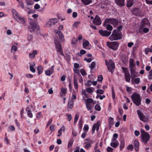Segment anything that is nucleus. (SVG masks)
Masks as SVG:
<instances>
[{"label":"nucleus","mask_w":152,"mask_h":152,"mask_svg":"<svg viewBox=\"0 0 152 152\" xmlns=\"http://www.w3.org/2000/svg\"><path fill=\"white\" fill-rule=\"evenodd\" d=\"M79 77L82 79V78L81 76L80 75H75L74 77V86L76 90L75 91L74 90L72 93V95L71 99L72 100H75L77 98V95L78 93V85L77 83V78Z\"/></svg>","instance_id":"nucleus-1"},{"label":"nucleus","mask_w":152,"mask_h":152,"mask_svg":"<svg viewBox=\"0 0 152 152\" xmlns=\"http://www.w3.org/2000/svg\"><path fill=\"white\" fill-rule=\"evenodd\" d=\"M131 97L133 102L135 105L139 106L141 104L142 98L139 94L134 93L132 95Z\"/></svg>","instance_id":"nucleus-2"},{"label":"nucleus","mask_w":152,"mask_h":152,"mask_svg":"<svg viewBox=\"0 0 152 152\" xmlns=\"http://www.w3.org/2000/svg\"><path fill=\"white\" fill-rule=\"evenodd\" d=\"M121 33L115 29L113 31L112 34L109 37V39L111 41L118 40L121 39Z\"/></svg>","instance_id":"nucleus-3"},{"label":"nucleus","mask_w":152,"mask_h":152,"mask_svg":"<svg viewBox=\"0 0 152 152\" xmlns=\"http://www.w3.org/2000/svg\"><path fill=\"white\" fill-rule=\"evenodd\" d=\"M141 139L142 142L145 143H147L150 139L149 134L143 130L141 131Z\"/></svg>","instance_id":"nucleus-4"},{"label":"nucleus","mask_w":152,"mask_h":152,"mask_svg":"<svg viewBox=\"0 0 152 152\" xmlns=\"http://www.w3.org/2000/svg\"><path fill=\"white\" fill-rule=\"evenodd\" d=\"M57 52L61 55H63V50L60 42L57 40L55 39L54 42Z\"/></svg>","instance_id":"nucleus-5"},{"label":"nucleus","mask_w":152,"mask_h":152,"mask_svg":"<svg viewBox=\"0 0 152 152\" xmlns=\"http://www.w3.org/2000/svg\"><path fill=\"white\" fill-rule=\"evenodd\" d=\"M105 62L106 65L107 66V69L109 70L112 72H113L115 68V64L113 61L112 60H110L109 61V62L107 63L108 61L106 60Z\"/></svg>","instance_id":"nucleus-6"},{"label":"nucleus","mask_w":152,"mask_h":152,"mask_svg":"<svg viewBox=\"0 0 152 152\" xmlns=\"http://www.w3.org/2000/svg\"><path fill=\"white\" fill-rule=\"evenodd\" d=\"M137 112L140 120L143 122H147L148 119V115H145L140 110H137Z\"/></svg>","instance_id":"nucleus-7"},{"label":"nucleus","mask_w":152,"mask_h":152,"mask_svg":"<svg viewBox=\"0 0 152 152\" xmlns=\"http://www.w3.org/2000/svg\"><path fill=\"white\" fill-rule=\"evenodd\" d=\"M107 45L110 48L114 50H116L119 46V44L117 42H107Z\"/></svg>","instance_id":"nucleus-8"},{"label":"nucleus","mask_w":152,"mask_h":152,"mask_svg":"<svg viewBox=\"0 0 152 152\" xmlns=\"http://www.w3.org/2000/svg\"><path fill=\"white\" fill-rule=\"evenodd\" d=\"M58 19L56 18H51L48 21L46 24V26L48 27H51L57 23Z\"/></svg>","instance_id":"nucleus-9"},{"label":"nucleus","mask_w":152,"mask_h":152,"mask_svg":"<svg viewBox=\"0 0 152 152\" xmlns=\"http://www.w3.org/2000/svg\"><path fill=\"white\" fill-rule=\"evenodd\" d=\"M39 28V26L33 22L31 23L29 27V29L31 32L36 31Z\"/></svg>","instance_id":"nucleus-10"},{"label":"nucleus","mask_w":152,"mask_h":152,"mask_svg":"<svg viewBox=\"0 0 152 152\" xmlns=\"http://www.w3.org/2000/svg\"><path fill=\"white\" fill-rule=\"evenodd\" d=\"M106 22H109L110 24H111L114 26H116L118 23V20L114 19H106Z\"/></svg>","instance_id":"nucleus-11"},{"label":"nucleus","mask_w":152,"mask_h":152,"mask_svg":"<svg viewBox=\"0 0 152 152\" xmlns=\"http://www.w3.org/2000/svg\"><path fill=\"white\" fill-rule=\"evenodd\" d=\"M100 124V121H98L94 125L92 129L93 133L94 132L96 129L97 131H98Z\"/></svg>","instance_id":"nucleus-12"},{"label":"nucleus","mask_w":152,"mask_h":152,"mask_svg":"<svg viewBox=\"0 0 152 152\" xmlns=\"http://www.w3.org/2000/svg\"><path fill=\"white\" fill-rule=\"evenodd\" d=\"M99 32L102 36H108L111 34V31H108L106 30H100L99 31Z\"/></svg>","instance_id":"nucleus-13"},{"label":"nucleus","mask_w":152,"mask_h":152,"mask_svg":"<svg viewBox=\"0 0 152 152\" xmlns=\"http://www.w3.org/2000/svg\"><path fill=\"white\" fill-rule=\"evenodd\" d=\"M54 65L52 66L51 67L49 68L48 69L45 71V74L47 76H50L54 72Z\"/></svg>","instance_id":"nucleus-14"},{"label":"nucleus","mask_w":152,"mask_h":152,"mask_svg":"<svg viewBox=\"0 0 152 152\" xmlns=\"http://www.w3.org/2000/svg\"><path fill=\"white\" fill-rule=\"evenodd\" d=\"M110 24L109 22H106L105 20L104 24V26L108 30L111 31L113 30V28L112 26L110 25Z\"/></svg>","instance_id":"nucleus-15"},{"label":"nucleus","mask_w":152,"mask_h":152,"mask_svg":"<svg viewBox=\"0 0 152 152\" xmlns=\"http://www.w3.org/2000/svg\"><path fill=\"white\" fill-rule=\"evenodd\" d=\"M93 22L97 25H99L101 23L102 21L99 17L98 15H96L93 20Z\"/></svg>","instance_id":"nucleus-16"},{"label":"nucleus","mask_w":152,"mask_h":152,"mask_svg":"<svg viewBox=\"0 0 152 152\" xmlns=\"http://www.w3.org/2000/svg\"><path fill=\"white\" fill-rule=\"evenodd\" d=\"M130 69L131 71V78L132 79L138 76V74L137 72H136L134 68L131 69Z\"/></svg>","instance_id":"nucleus-17"},{"label":"nucleus","mask_w":152,"mask_h":152,"mask_svg":"<svg viewBox=\"0 0 152 152\" xmlns=\"http://www.w3.org/2000/svg\"><path fill=\"white\" fill-rule=\"evenodd\" d=\"M118 145V142L117 140L115 139H112V142L110 143L111 146L114 148H116Z\"/></svg>","instance_id":"nucleus-18"},{"label":"nucleus","mask_w":152,"mask_h":152,"mask_svg":"<svg viewBox=\"0 0 152 152\" xmlns=\"http://www.w3.org/2000/svg\"><path fill=\"white\" fill-rule=\"evenodd\" d=\"M18 45L17 43H15L12 46L11 52L12 53H15V52L18 50Z\"/></svg>","instance_id":"nucleus-19"},{"label":"nucleus","mask_w":152,"mask_h":152,"mask_svg":"<svg viewBox=\"0 0 152 152\" xmlns=\"http://www.w3.org/2000/svg\"><path fill=\"white\" fill-rule=\"evenodd\" d=\"M12 12L14 18L17 20L20 17L18 14L14 9H12Z\"/></svg>","instance_id":"nucleus-20"},{"label":"nucleus","mask_w":152,"mask_h":152,"mask_svg":"<svg viewBox=\"0 0 152 152\" xmlns=\"http://www.w3.org/2000/svg\"><path fill=\"white\" fill-rule=\"evenodd\" d=\"M37 51L36 50H34L32 52L30 53L29 55V57L31 58L35 57V56L37 54Z\"/></svg>","instance_id":"nucleus-21"},{"label":"nucleus","mask_w":152,"mask_h":152,"mask_svg":"<svg viewBox=\"0 0 152 152\" xmlns=\"http://www.w3.org/2000/svg\"><path fill=\"white\" fill-rule=\"evenodd\" d=\"M116 3L118 5L123 6L124 5L125 0H115Z\"/></svg>","instance_id":"nucleus-22"},{"label":"nucleus","mask_w":152,"mask_h":152,"mask_svg":"<svg viewBox=\"0 0 152 152\" xmlns=\"http://www.w3.org/2000/svg\"><path fill=\"white\" fill-rule=\"evenodd\" d=\"M18 22L23 25H25L26 21L24 18L20 17L17 20Z\"/></svg>","instance_id":"nucleus-23"},{"label":"nucleus","mask_w":152,"mask_h":152,"mask_svg":"<svg viewBox=\"0 0 152 152\" xmlns=\"http://www.w3.org/2000/svg\"><path fill=\"white\" fill-rule=\"evenodd\" d=\"M133 144L135 150L137 151H138L139 149V142L138 141L135 140L134 141Z\"/></svg>","instance_id":"nucleus-24"},{"label":"nucleus","mask_w":152,"mask_h":152,"mask_svg":"<svg viewBox=\"0 0 152 152\" xmlns=\"http://www.w3.org/2000/svg\"><path fill=\"white\" fill-rule=\"evenodd\" d=\"M89 44V42L87 40H86L83 42V48H84L89 49L90 48H88V45Z\"/></svg>","instance_id":"nucleus-25"},{"label":"nucleus","mask_w":152,"mask_h":152,"mask_svg":"<svg viewBox=\"0 0 152 152\" xmlns=\"http://www.w3.org/2000/svg\"><path fill=\"white\" fill-rule=\"evenodd\" d=\"M129 68L130 69H134L135 66V64L134 63V59L130 58L129 61Z\"/></svg>","instance_id":"nucleus-26"},{"label":"nucleus","mask_w":152,"mask_h":152,"mask_svg":"<svg viewBox=\"0 0 152 152\" xmlns=\"http://www.w3.org/2000/svg\"><path fill=\"white\" fill-rule=\"evenodd\" d=\"M114 119L113 118L110 117L108 119L109 126L111 127L113 124Z\"/></svg>","instance_id":"nucleus-27"},{"label":"nucleus","mask_w":152,"mask_h":152,"mask_svg":"<svg viewBox=\"0 0 152 152\" xmlns=\"http://www.w3.org/2000/svg\"><path fill=\"white\" fill-rule=\"evenodd\" d=\"M82 94L83 95V99L86 100V99H85V98H88V95L86 93V91L85 90H83L82 91Z\"/></svg>","instance_id":"nucleus-28"},{"label":"nucleus","mask_w":152,"mask_h":152,"mask_svg":"<svg viewBox=\"0 0 152 152\" xmlns=\"http://www.w3.org/2000/svg\"><path fill=\"white\" fill-rule=\"evenodd\" d=\"M61 91L62 93L61 95L65 96L67 92V89L62 87L61 88Z\"/></svg>","instance_id":"nucleus-29"},{"label":"nucleus","mask_w":152,"mask_h":152,"mask_svg":"<svg viewBox=\"0 0 152 152\" xmlns=\"http://www.w3.org/2000/svg\"><path fill=\"white\" fill-rule=\"evenodd\" d=\"M65 128L64 126H63L58 131V133L59 134L58 135V137H59L61 135L62 131H65Z\"/></svg>","instance_id":"nucleus-30"},{"label":"nucleus","mask_w":152,"mask_h":152,"mask_svg":"<svg viewBox=\"0 0 152 152\" xmlns=\"http://www.w3.org/2000/svg\"><path fill=\"white\" fill-rule=\"evenodd\" d=\"M142 25L143 26L148 25L149 24L148 20L146 18H145L142 20Z\"/></svg>","instance_id":"nucleus-31"},{"label":"nucleus","mask_w":152,"mask_h":152,"mask_svg":"<svg viewBox=\"0 0 152 152\" xmlns=\"http://www.w3.org/2000/svg\"><path fill=\"white\" fill-rule=\"evenodd\" d=\"M133 0H129L127 1V6L128 7H130L132 6L133 4Z\"/></svg>","instance_id":"nucleus-32"},{"label":"nucleus","mask_w":152,"mask_h":152,"mask_svg":"<svg viewBox=\"0 0 152 152\" xmlns=\"http://www.w3.org/2000/svg\"><path fill=\"white\" fill-rule=\"evenodd\" d=\"M82 2L85 4L87 5L92 2L91 0H81Z\"/></svg>","instance_id":"nucleus-33"},{"label":"nucleus","mask_w":152,"mask_h":152,"mask_svg":"<svg viewBox=\"0 0 152 152\" xmlns=\"http://www.w3.org/2000/svg\"><path fill=\"white\" fill-rule=\"evenodd\" d=\"M126 81L129 82L130 80V76L129 74L125 75Z\"/></svg>","instance_id":"nucleus-34"},{"label":"nucleus","mask_w":152,"mask_h":152,"mask_svg":"<svg viewBox=\"0 0 152 152\" xmlns=\"http://www.w3.org/2000/svg\"><path fill=\"white\" fill-rule=\"evenodd\" d=\"M86 103H88V104H90L91 103H93L94 104L96 103V101H94L92 99L88 98L86 100Z\"/></svg>","instance_id":"nucleus-35"},{"label":"nucleus","mask_w":152,"mask_h":152,"mask_svg":"<svg viewBox=\"0 0 152 152\" xmlns=\"http://www.w3.org/2000/svg\"><path fill=\"white\" fill-rule=\"evenodd\" d=\"M35 64L34 63H33V64H32V65L30 66V70L32 72L34 73L35 72V69L34 68V66H35Z\"/></svg>","instance_id":"nucleus-36"},{"label":"nucleus","mask_w":152,"mask_h":152,"mask_svg":"<svg viewBox=\"0 0 152 152\" xmlns=\"http://www.w3.org/2000/svg\"><path fill=\"white\" fill-rule=\"evenodd\" d=\"M125 146V141L122 140L120 141V148L121 149H123Z\"/></svg>","instance_id":"nucleus-37"},{"label":"nucleus","mask_w":152,"mask_h":152,"mask_svg":"<svg viewBox=\"0 0 152 152\" xmlns=\"http://www.w3.org/2000/svg\"><path fill=\"white\" fill-rule=\"evenodd\" d=\"M145 53L146 54H148V52L151 53L152 52V46H151V48H147L145 49Z\"/></svg>","instance_id":"nucleus-38"},{"label":"nucleus","mask_w":152,"mask_h":152,"mask_svg":"<svg viewBox=\"0 0 152 152\" xmlns=\"http://www.w3.org/2000/svg\"><path fill=\"white\" fill-rule=\"evenodd\" d=\"M37 69L38 71V74H40L42 72V71L43 70V68L42 66H40L37 68Z\"/></svg>","instance_id":"nucleus-39"},{"label":"nucleus","mask_w":152,"mask_h":152,"mask_svg":"<svg viewBox=\"0 0 152 152\" xmlns=\"http://www.w3.org/2000/svg\"><path fill=\"white\" fill-rule=\"evenodd\" d=\"M79 114L78 113L76 114L75 115V117L74 118V124H75V123H76L79 117Z\"/></svg>","instance_id":"nucleus-40"},{"label":"nucleus","mask_w":152,"mask_h":152,"mask_svg":"<svg viewBox=\"0 0 152 152\" xmlns=\"http://www.w3.org/2000/svg\"><path fill=\"white\" fill-rule=\"evenodd\" d=\"M122 69L124 72L125 74V75L129 74L128 69L127 68L124 67H122Z\"/></svg>","instance_id":"nucleus-41"},{"label":"nucleus","mask_w":152,"mask_h":152,"mask_svg":"<svg viewBox=\"0 0 152 152\" xmlns=\"http://www.w3.org/2000/svg\"><path fill=\"white\" fill-rule=\"evenodd\" d=\"M73 106V102L72 101H69L68 103V107L70 109H72Z\"/></svg>","instance_id":"nucleus-42"},{"label":"nucleus","mask_w":152,"mask_h":152,"mask_svg":"<svg viewBox=\"0 0 152 152\" xmlns=\"http://www.w3.org/2000/svg\"><path fill=\"white\" fill-rule=\"evenodd\" d=\"M18 7H20L23 9H24V6L23 2L22 1H19L18 3Z\"/></svg>","instance_id":"nucleus-43"},{"label":"nucleus","mask_w":152,"mask_h":152,"mask_svg":"<svg viewBox=\"0 0 152 152\" xmlns=\"http://www.w3.org/2000/svg\"><path fill=\"white\" fill-rule=\"evenodd\" d=\"M26 3L28 5H31L34 4L33 1L32 0H26Z\"/></svg>","instance_id":"nucleus-44"},{"label":"nucleus","mask_w":152,"mask_h":152,"mask_svg":"<svg viewBox=\"0 0 152 152\" xmlns=\"http://www.w3.org/2000/svg\"><path fill=\"white\" fill-rule=\"evenodd\" d=\"M86 107L88 110H91L92 106L91 104H90L86 103Z\"/></svg>","instance_id":"nucleus-45"},{"label":"nucleus","mask_w":152,"mask_h":152,"mask_svg":"<svg viewBox=\"0 0 152 152\" xmlns=\"http://www.w3.org/2000/svg\"><path fill=\"white\" fill-rule=\"evenodd\" d=\"M32 108H33L32 105H29L26 108V110L27 112H30V111H31V110Z\"/></svg>","instance_id":"nucleus-46"},{"label":"nucleus","mask_w":152,"mask_h":152,"mask_svg":"<svg viewBox=\"0 0 152 152\" xmlns=\"http://www.w3.org/2000/svg\"><path fill=\"white\" fill-rule=\"evenodd\" d=\"M58 35L61 40L62 41H64V39L62 32H61L60 33H59V34Z\"/></svg>","instance_id":"nucleus-47"},{"label":"nucleus","mask_w":152,"mask_h":152,"mask_svg":"<svg viewBox=\"0 0 152 152\" xmlns=\"http://www.w3.org/2000/svg\"><path fill=\"white\" fill-rule=\"evenodd\" d=\"M95 109L97 111H99L101 110V107L99 105L96 104L95 106Z\"/></svg>","instance_id":"nucleus-48"},{"label":"nucleus","mask_w":152,"mask_h":152,"mask_svg":"<svg viewBox=\"0 0 152 152\" xmlns=\"http://www.w3.org/2000/svg\"><path fill=\"white\" fill-rule=\"evenodd\" d=\"M80 22H75V23L73 24L72 25L73 27L74 28H76L80 24Z\"/></svg>","instance_id":"nucleus-49"},{"label":"nucleus","mask_w":152,"mask_h":152,"mask_svg":"<svg viewBox=\"0 0 152 152\" xmlns=\"http://www.w3.org/2000/svg\"><path fill=\"white\" fill-rule=\"evenodd\" d=\"M94 88H87L86 89V90L89 93H92L93 91L94 90Z\"/></svg>","instance_id":"nucleus-50"},{"label":"nucleus","mask_w":152,"mask_h":152,"mask_svg":"<svg viewBox=\"0 0 152 152\" xmlns=\"http://www.w3.org/2000/svg\"><path fill=\"white\" fill-rule=\"evenodd\" d=\"M105 96L104 95H97L96 97L97 98H99L100 100H102L104 98H105Z\"/></svg>","instance_id":"nucleus-51"},{"label":"nucleus","mask_w":152,"mask_h":152,"mask_svg":"<svg viewBox=\"0 0 152 152\" xmlns=\"http://www.w3.org/2000/svg\"><path fill=\"white\" fill-rule=\"evenodd\" d=\"M127 149L128 150L132 151L133 149V146L132 145H129L127 147Z\"/></svg>","instance_id":"nucleus-52"},{"label":"nucleus","mask_w":152,"mask_h":152,"mask_svg":"<svg viewBox=\"0 0 152 152\" xmlns=\"http://www.w3.org/2000/svg\"><path fill=\"white\" fill-rule=\"evenodd\" d=\"M95 62H93L91 64V66H89V67L91 69H93L95 67Z\"/></svg>","instance_id":"nucleus-53"},{"label":"nucleus","mask_w":152,"mask_h":152,"mask_svg":"<svg viewBox=\"0 0 152 152\" xmlns=\"http://www.w3.org/2000/svg\"><path fill=\"white\" fill-rule=\"evenodd\" d=\"M80 72L83 75H86L87 73L83 69H81L80 70Z\"/></svg>","instance_id":"nucleus-54"},{"label":"nucleus","mask_w":152,"mask_h":152,"mask_svg":"<svg viewBox=\"0 0 152 152\" xmlns=\"http://www.w3.org/2000/svg\"><path fill=\"white\" fill-rule=\"evenodd\" d=\"M85 143H88L89 144L91 145V144L93 143V141L92 140L89 139H86L85 140Z\"/></svg>","instance_id":"nucleus-55"},{"label":"nucleus","mask_w":152,"mask_h":152,"mask_svg":"<svg viewBox=\"0 0 152 152\" xmlns=\"http://www.w3.org/2000/svg\"><path fill=\"white\" fill-rule=\"evenodd\" d=\"M66 116L67 117V120L68 121H70L72 118V116L71 114H66Z\"/></svg>","instance_id":"nucleus-56"},{"label":"nucleus","mask_w":152,"mask_h":152,"mask_svg":"<svg viewBox=\"0 0 152 152\" xmlns=\"http://www.w3.org/2000/svg\"><path fill=\"white\" fill-rule=\"evenodd\" d=\"M104 91L101 89H98L96 91V93L100 94H102L104 93Z\"/></svg>","instance_id":"nucleus-57"},{"label":"nucleus","mask_w":152,"mask_h":152,"mask_svg":"<svg viewBox=\"0 0 152 152\" xmlns=\"http://www.w3.org/2000/svg\"><path fill=\"white\" fill-rule=\"evenodd\" d=\"M149 79H152V69L149 72V75L148 76Z\"/></svg>","instance_id":"nucleus-58"},{"label":"nucleus","mask_w":152,"mask_h":152,"mask_svg":"<svg viewBox=\"0 0 152 152\" xmlns=\"http://www.w3.org/2000/svg\"><path fill=\"white\" fill-rule=\"evenodd\" d=\"M112 97L113 99H115V93L113 89H112Z\"/></svg>","instance_id":"nucleus-59"},{"label":"nucleus","mask_w":152,"mask_h":152,"mask_svg":"<svg viewBox=\"0 0 152 152\" xmlns=\"http://www.w3.org/2000/svg\"><path fill=\"white\" fill-rule=\"evenodd\" d=\"M77 40V39L74 38L72 41V44H76Z\"/></svg>","instance_id":"nucleus-60"},{"label":"nucleus","mask_w":152,"mask_h":152,"mask_svg":"<svg viewBox=\"0 0 152 152\" xmlns=\"http://www.w3.org/2000/svg\"><path fill=\"white\" fill-rule=\"evenodd\" d=\"M118 135L117 133H115L113 135V138L112 139H115L117 140V139L118 138Z\"/></svg>","instance_id":"nucleus-61"},{"label":"nucleus","mask_w":152,"mask_h":152,"mask_svg":"<svg viewBox=\"0 0 152 152\" xmlns=\"http://www.w3.org/2000/svg\"><path fill=\"white\" fill-rule=\"evenodd\" d=\"M134 82L136 84H139L140 82V78H137L135 79Z\"/></svg>","instance_id":"nucleus-62"},{"label":"nucleus","mask_w":152,"mask_h":152,"mask_svg":"<svg viewBox=\"0 0 152 152\" xmlns=\"http://www.w3.org/2000/svg\"><path fill=\"white\" fill-rule=\"evenodd\" d=\"M85 144L86 145L84 146V148L86 149H88L89 147H90L91 146V145L89 144L88 143H85Z\"/></svg>","instance_id":"nucleus-63"},{"label":"nucleus","mask_w":152,"mask_h":152,"mask_svg":"<svg viewBox=\"0 0 152 152\" xmlns=\"http://www.w3.org/2000/svg\"><path fill=\"white\" fill-rule=\"evenodd\" d=\"M89 127L87 125H85L83 128V130L85 131H88Z\"/></svg>","instance_id":"nucleus-64"}]
</instances>
